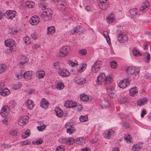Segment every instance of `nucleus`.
Instances as JSON below:
<instances>
[{"instance_id":"obj_1","label":"nucleus","mask_w":151,"mask_h":151,"mask_svg":"<svg viewBox=\"0 0 151 151\" xmlns=\"http://www.w3.org/2000/svg\"><path fill=\"white\" fill-rule=\"evenodd\" d=\"M70 49V47L69 46H65L63 47L60 50L58 56L59 57H64L67 56Z\"/></svg>"},{"instance_id":"obj_2","label":"nucleus","mask_w":151,"mask_h":151,"mask_svg":"<svg viewBox=\"0 0 151 151\" xmlns=\"http://www.w3.org/2000/svg\"><path fill=\"white\" fill-rule=\"evenodd\" d=\"M5 44L7 47H10L11 51H13L15 50L16 46L15 45V42L12 39H9L6 40L4 41Z\"/></svg>"},{"instance_id":"obj_3","label":"nucleus","mask_w":151,"mask_h":151,"mask_svg":"<svg viewBox=\"0 0 151 151\" xmlns=\"http://www.w3.org/2000/svg\"><path fill=\"white\" fill-rule=\"evenodd\" d=\"M126 71L128 74L136 76L139 73L140 69L138 68L130 66L127 67Z\"/></svg>"},{"instance_id":"obj_4","label":"nucleus","mask_w":151,"mask_h":151,"mask_svg":"<svg viewBox=\"0 0 151 151\" xmlns=\"http://www.w3.org/2000/svg\"><path fill=\"white\" fill-rule=\"evenodd\" d=\"M52 10H46L42 12L41 17L45 21H48L52 17Z\"/></svg>"},{"instance_id":"obj_5","label":"nucleus","mask_w":151,"mask_h":151,"mask_svg":"<svg viewBox=\"0 0 151 151\" xmlns=\"http://www.w3.org/2000/svg\"><path fill=\"white\" fill-rule=\"evenodd\" d=\"M102 65V63L101 61L97 60L95 62L91 67L92 71L95 73L97 72L100 68L101 66Z\"/></svg>"},{"instance_id":"obj_6","label":"nucleus","mask_w":151,"mask_h":151,"mask_svg":"<svg viewBox=\"0 0 151 151\" xmlns=\"http://www.w3.org/2000/svg\"><path fill=\"white\" fill-rule=\"evenodd\" d=\"M117 37L118 40L121 43L125 42L128 40V36L123 34L122 32L117 35Z\"/></svg>"},{"instance_id":"obj_7","label":"nucleus","mask_w":151,"mask_h":151,"mask_svg":"<svg viewBox=\"0 0 151 151\" xmlns=\"http://www.w3.org/2000/svg\"><path fill=\"white\" fill-rule=\"evenodd\" d=\"M10 111L9 107L8 106L5 105L2 107L0 114L1 116L5 117L8 115Z\"/></svg>"},{"instance_id":"obj_8","label":"nucleus","mask_w":151,"mask_h":151,"mask_svg":"<svg viewBox=\"0 0 151 151\" xmlns=\"http://www.w3.org/2000/svg\"><path fill=\"white\" fill-rule=\"evenodd\" d=\"M107 93L110 98H113L116 96V92L114 88L111 86L108 87L107 88Z\"/></svg>"},{"instance_id":"obj_9","label":"nucleus","mask_w":151,"mask_h":151,"mask_svg":"<svg viewBox=\"0 0 151 151\" xmlns=\"http://www.w3.org/2000/svg\"><path fill=\"white\" fill-rule=\"evenodd\" d=\"M16 14V12L15 10H7L4 13V15L7 18L12 19L15 17Z\"/></svg>"},{"instance_id":"obj_10","label":"nucleus","mask_w":151,"mask_h":151,"mask_svg":"<svg viewBox=\"0 0 151 151\" xmlns=\"http://www.w3.org/2000/svg\"><path fill=\"white\" fill-rule=\"evenodd\" d=\"M55 1L57 3L56 6L57 9H65L66 3L64 1L62 0H55Z\"/></svg>"},{"instance_id":"obj_11","label":"nucleus","mask_w":151,"mask_h":151,"mask_svg":"<svg viewBox=\"0 0 151 151\" xmlns=\"http://www.w3.org/2000/svg\"><path fill=\"white\" fill-rule=\"evenodd\" d=\"M40 22V18L37 16H32L29 20L30 23L32 25H36Z\"/></svg>"},{"instance_id":"obj_12","label":"nucleus","mask_w":151,"mask_h":151,"mask_svg":"<svg viewBox=\"0 0 151 151\" xmlns=\"http://www.w3.org/2000/svg\"><path fill=\"white\" fill-rule=\"evenodd\" d=\"M99 8L102 9H108L109 5L106 2L107 0H99Z\"/></svg>"},{"instance_id":"obj_13","label":"nucleus","mask_w":151,"mask_h":151,"mask_svg":"<svg viewBox=\"0 0 151 151\" xmlns=\"http://www.w3.org/2000/svg\"><path fill=\"white\" fill-rule=\"evenodd\" d=\"M65 127L67 129V132L70 134L73 133L75 131V129L73 125H70L69 123H66L65 125Z\"/></svg>"},{"instance_id":"obj_14","label":"nucleus","mask_w":151,"mask_h":151,"mask_svg":"<svg viewBox=\"0 0 151 151\" xmlns=\"http://www.w3.org/2000/svg\"><path fill=\"white\" fill-rule=\"evenodd\" d=\"M129 83V79H127L121 81L119 83L118 85L120 88H124L128 85Z\"/></svg>"},{"instance_id":"obj_15","label":"nucleus","mask_w":151,"mask_h":151,"mask_svg":"<svg viewBox=\"0 0 151 151\" xmlns=\"http://www.w3.org/2000/svg\"><path fill=\"white\" fill-rule=\"evenodd\" d=\"M59 74L63 77L69 76L70 74V72L65 68L60 69L58 71Z\"/></svg>"},{"instance_id":"obj_16","label":"nucleus","mask_w":151,"mask_h":151,"mask_svg":"<svg viewBox=\"0 0 151 151\" xmlns=\"http://www.w3.org/2000/svg\"><path fill=\"white\" fill-rule=\"evenodd\" d=\"M28 117L27 116H24L21 117L19 119L18 121V124L20 126H22L25 124L28 121Z\"/></svg>"},{"instance_id":"obj_17","label":"nucleus","mask_w":151,"mask_h":151,"mask_svg":"<svg viewBox=\"0 0 151 151\" xmlns=\"http://www.w3.org/2000/svg\"><path fill=\"white\" fill-rule=\"evenodd\" d=\"M40 106L42 108L47 109L50 103L45 98H43L40 102Z\"/></svg>"},{"instance_id":"obj_18","label":"nucleus","mask_w":151,"mask_h":151,"mask_svg":"<svg viewBox=\"0 0 151 151\" xmlns=\"http://www.w3.org/2000/svg\"><path fill=\"white\" fill-rule=\"evenodd\" d=\"M150 3L147 0L144 1L142 4V5L140 7V9H150Z\"/></svg>"},{"instance_id":"obj_19","label":"nucleus","mask_w":151,"mask_h":151,"mask_svg":"<svg viewBox=\"0 0 151 151\" xmlns=\"http://www.w3.org/2000/svg\"><path fill=\"white\" fill-rule=\"evenodd\" d=\"M65 106L67 108H70L76 106L77 103L75 102H73L72 101L68 100L65 103Z\"/></svg>"},{"instance_id":"obj_20","label":"nucleus","mask_w":151,"mask_h":151,"mask_svg":"<svg viewBox=\"0 0 151 151\" xmlns=\"http://www.w3.org/2000/svg\"><path fill=\"white\" fill-rule=\"evenodd\" d=\"M25 105L27 108L29 110L33 109L34 104L33 101L31 100L28 99L25 102Z\"/></svg>"},{"instance_id":"obj_21","label":"nucleus","mask_w":151,"mask_h":151,"mask_svg":"<svg viewBox=\"0 0 151 151\" xmlns=\"http://www.w3.org/2000/svg\"><path fill=\"white\" fill-rule=\"evenodd\" d=\"M114 132L112 130L109 129L105 131L103 134V136L104 137L108 139H109L111 136L113 135Z\"/></svg>"},{"instance_id":"obj_22","label":"nucleus","mask_w":151,"mask_h":151,"mask_svg":"<svg viewBox=\"0 0 151 151\" xmlns=\"http://www.w3.org/2000/svg\"><path fill=\"white\" fill-rule=\"evenodd\" d=\"M63 142L68 145H70L73 144L75 142V140L72 137H69L63 139Z\"/></svg>"},{"instance_id":"obj_23","label":"nucleus","mask_w":151,"mask_h":151,"mask_svg":"<svg viewBox=\"0 0 151 151\" xmlns=\"http://www.w3.org/2000/svg\"><path fill=\"white\" fill-rule=\"evenodd\" d=\"M32 72L31 71H26L24 72V77L27 80H30L32 78Z\"/></svg>"},{"instance_id":"obj_24","label":"nucleus","mask_w":151,"mask_h":151,"mask_svg":"<svg viewBox=\"0 0 151 151\" xmlns=\"http://www.w3.org/2000/svg\"><path fill=\"white\" fill-rule=\"evenodd\" d=\"M106 76L104 74L101 73L97 77L96 82L98 85H99L101 82L104 81Z\"/></svg>"},{"instance_id":"obj_25","label":"nucleus","mask_w":151,"mask_h":151,"mask_svg":"<svg viewBox=\"0 0 151 151\" xmlns=\"http://www.w3.org/2000/svg\"><path fill=\"white\" fill-rule=\"evenodd\" d=\"M55 111L56 113V116L59 117H62L64 116L63 113V111L59 107H56Z\"/></svg>"},{"instance_id":"obj_26","label":"nucleus","mask_w":151,"mask_h":151,"mask_svg":"<svg viewBox=\"0 0 151 151\" xmlns=\"http://www.w3.org/2000/svg\"><path fill=\"white\" fill-rule=\"evenodd\" d=\"M138 91L137 88L136 87L132 88L129 91V94L132 96H136L138 93Z\"/></svg>"},{"instance_id":"obj_27","label":"nucleus","mask_w":151,"mask_h":151,"mask_svg":"<svg viewBox=\"0 0 151 151\" xmlns=\"http://www.w3.org/2000/svg\"><path fill=\"white\" fill-rule=\"evenodd\" d=\"M139 12L138 10H129L130 16L132 18H135L137 16H138L139 15Z\"/></svg>"},{"instance_id":"obj_28","label":"nucleus","mask_w":151,"mask_h":151,"mask_svg":"<svg viewBox=\"0 0 151 151\" xmlns=\"http://www.w3.org/2000/svg\"><path fill=\"white\" fill-rule=\"evenodd\" d=\"M147 99L145 98H143L140 99L137 101V104L138 105L142 106L146 104L147 102Z\"/></svg>"},{"instance_id":"obj_29","label":"nucleus","mask_w":151,"mask_h":151,"mask_svg":"<svg viewBox=\"0 0 151 151\" xmlns=\"http://www.w3.org/2000/svg\"><path fill=\"white\" fill-rule=\"evenodd\" d=\"M107 22L109 23L113 22L114 21V15L112 14H110L106 17Z\"/></svg>"},{"instance_id":"obj_30","label":"nucleus","mask_w":151,"mask_h":151,"mask_svg":"<svg viewBox=\"0 0 151 151\" xmlns=\"http://www.w3.org/2000/svg\"><path fill=\"white\" fill-rule=\"evenodd\" d=\"M55 32V27L51 26L47 27V33L48 34L52 35Z\"/></svg>"},{"instance_id":"obj_31","label":"nucleus","mask_w":151,"mask_h":151,"mask_svg":"<svg viewBox=\"0 0 151 151\" xmlns=\"http://www.w3.org/2000/svg\"><path fill=\"white\" fill-rule=\"evenodd\" d=\"M10 93V91L7 88H5L0 92V94L1 95L3 96H5L8 95Z\"/></svg>"},{"instance_id":"obj_32","label":"nucleus","mask_w":151,"mask_h":151,"mask_svg":"<svg viewBox=\"0 0 151 151\" xmlns=\"http://www.w3.org/2000/svg\"><path fill=\"white\" fill-rule=\"evenodd\" d=\"M76 143L78 145H82L85 143V141L82 137H79L76 139Z\"/></svg>"},{"instance_id":"obj_33","label":"nucleus","mask_w":151,"mask_h":151,"mask_svg":"<svg viewBox=\"0 0 151 151\" xmlns=\"http://www.w3.org/2000/svg\"><path fill=\"white\" fill-rule=\"evenodd\" d=\"M35 3L32 1L27 2L25 4V7L28 8H33L34 7L35 5Z\"/></svg>"},{"instance_id":"obj_34","label":"nucleus","mask_w":151,"mask_h":151,"mask_svg":"<svg viewBox=\"0 0 151 151\" xmlns=\"http://www.w3.org/2000/svg\"><path fill=\"white\" fill-rule=\"evenodd\" d=\"M37 73L39 79H41L43 78L45 75V72L43 70L38 71Z\"/></svg>"},{"instance_id":"obj_35","label":"nucleus","mask_w":151,"mask_h":151,"mask_svg":"<svg viewBox=\"0 0 151 151\" xmlns=\"http://www.w3.org/2000/svg\"><path fill=\"white\" fill-rule=\"evenodd\" d=\"M76 82L78 84L80 85H82L85 83L86 80L85 79L83 78H80L76 80Z\"/></svg>"},{"instance_id":"obj_36","label":"nucleus","mask_w":151,"mask_h":151,"mask_svg":"<svg viewBox=\"0 0 151 151\" xmlns=\"http://www.w3.org/2000/svg\"><path fill=\"white\" fill-rule=\"evenodd\" d=\"M81 99L83 101H88L89 97L87 95H85L84 94H81L80 96Z\"/></svg>"},{"instance_id":"obj_37","label":"nucleus","mask_w":151,"mask_h":151,"mask_svg":"<svg viewBox=\"0 0 151 151\" xmlns=\"http://www.w3.org/2000/svg\"><path fill=\"white\" fill-rule=\"evenodd\" d=\"M80 29L81 28L79 26H78L77 27L73 28L72 30H71V33L72 34H74L75 33H77L78 32H80Z\"/></svg>"},{"instance_id":"obj_38","label":"nucleus","mask_w":151,"mask_h":151,"mask_svg":"<svg viewBox=\"0 0 151 151\" xmlns=\"http://www.w3.org/2000/svg\"><path fill=\"white\" fill-rule=\"evenodd\" d=\"M128 101V99L125 96L121 97L119 100V102L121 104H125Z\"/></svg>"},{"instance_id":"obj_39","label":"nucleus","mask_w":151,"mask_h":151,"mask_svg":"<svg viewBox=\"0 0 151 151\" xmlns=\"http://www.w3.org/2000/svg\"><path fill=\"white\" fill-rule=\"evenodd\" d=\"M79 120L81 122H84L88 121V116L85 115L84 116H81L79 117Z\"/></svg>"},{"instance_id":"obj_40","label":"nucleus","mask_w":151,"mask_h":151,"mask_svg":"<svg viewBox=\"0 0 151 151\" xmlns=\"http://www.w3.org/2000/svg\"><path fill=\"white\" fill-rule=\"evenodd\" d=\"M23 40L25 43L27 45H29L31 43L30 39L28 36L24 37Z\"/></svg>"},{"instance_id":"obj_41","label":"nucleus","mask_w":151,"mask_h":151,"mask_svg":"<svg viewBox=\"0 0 151 151\" xmlns=\"http://www.w3.org/2000/svg\"><path fill=\"white\" fill-rule=\"evenodd\" d=\"M56 87L58 89H62L64 87V84L62 82H59L57 84Z\"/></svg>"},{"instance_id":"obj_42","label":"nucleus","mask_w":151,"mask_h":151,"mask_svg":"<svg viewBox=\"0 0 151 151\" xmlns=\"http://www.w3.org/2000/svg\"><path fill=\"white\" fill-rule=\"evenodd\" d=\"M86 64L85 63L83 64L82 67L78 70V71L80 73L82 72L86 69Z\"/></svg>"},{"instance_id":"obj_43","label":"nucleus","mask_w":151,"mask_h":151,"mask_svg":"<svg viewBox=\"0 0 151 151\" xmlns=\"http://www.w3.org/2000/svg\"><path fill=\"white\" fill-rule=\"evenodd\" d=\"M110 65L113 69H116L117 66V63L115 61H113L110 63Z\"/></svg>"},{"instance_id":"obj_44","label":"nucleus","mask_w":151,"mask_h":151,"mask_svg":"<svg viewBox=\"0 0 151 151\" xmlns=\"http://www.w3.org/2000/svg\"><path fill=\"white\" fill-rule=\"evenodd\" d=\"M29 130L27 129V130L24 133V135H22V138L23 139H24L27 138L30 135Z\"/></svg>"},{"instance_id":"obj_45","label":"nucleus","mask_w":151,"mask_h":151,"mask_svg":"<svg viewBox=\"0 0 151 151\" xmlns=\"http://www.w3.org/2000/svg\"><path fill=\"white\" fill-rule=\"evenodd\" d=\"M6 68V65L2 64L0 65V73H2L4 71Z\"/></svg>"},{"instance_id":"obj_46","label":"nucleus","mask_w":151,"mask_h":151,"mask_svg":"<svg viewBox=\"0 0 151 151\" xmlns=\"http://www.w3.org/2000/svg\"><path fill=\"white\" fill-rule=\"evenodd\" d=\"M32 38L34 40L37 39L38 36L36 32L34 31L31 34Z\"/></svg>"},{"instance_id":"obj_47","label":"nucleus","mask_w":151,"mask_h":151,"mask_svg":"<svg viewBox=\"0 0 151 151\" xmlns=\"http://www.w3.org/2000/svg\"><path fill=\"white\" fill-rule=\"evenodd\" d=\"M132 52L134 55H141V53L138 52L137 50L135 48H134L132 50Z\"/></svg>"},{"instance_id":"obj_48","label":"nucleus","mask_w":151,"mask_h":151,"mask_svg":"<svg viewBox=\"0 0 151 151\" xmlns=\"http://www.w3.org/2000/svg\"><path fill=\"white\" fill-rule=\"evenodd\" d=\"M46 126H38L37 127L38 130L39 131L43 132L46 128Z\"/></svg>"},{"instance_id":"obj_49","label":"nucleus","mask_w":151,"mask_h":151,"mask_svg":"<svg viewBox=\"0 0 151 151\" xmlns=\"http://www.w3.org/2000/svg\"><path fill=\"white\" fill-rule=\"evenodd\" d=\"M79 53L81 55H85L87 54L86 49H82L79 51Z\"/></svg>"},{"instance_id":"obj_50","label":"nucleus","mask_w":151,"mask_h":151,"mask_svg":"<svg viewBox=\"0 0 151 151\" xmlns=\"http://www.w3.org/2000/svg\"><path fill=\"white\" fill-rule=\"evenodd\" d=\"M39 6L40 7L44 8V9L48 8H47V5L45 3H40L39 4Z\"/></svg>"},{"instance_id":"obj_51","label":"nucleus","mask_w":151,"mask_h":151,"mask_svg":"<svg viewBox=\"0 0 151 151\" xmlns=\"http://www.w3.org/2000/svg\"><path fill=\"white\" fill-rule=\"evenodd\" d=\"M56 151H64V148L63 146H58L55 150Z\"/></svg>"},{"instance_id":"obj_52","label":"nucleus","mask_w":151,"mask_h":151,"mask_svg":"<svg viewBox=\"0 0 151 151\" xmlns=\"http://www.w3.org/2000/svg\"><path fill=\"white\" fill-rule=\"evenodd\" d=\"M9 31L10 33L14 35L16 34L18 32V31L17 29H15L14 28H12V29H10Z\"/></svg>"},{"instance_id":"obj_53","label":"nucleus","mask_w":151,"mask_h":151,"mask_svg":"<svg viewBox=\"0 0 151 151\" xmlns=\"http://www.w3.org/2000/svg\"><path fill=\"white\" fill-rule=\"evenodd\" d=\"M21 59H24V61H22L20 62L19 64L21 65H23L27 61V58L26 57L23 56L21 57Z\"/></svg>"},{"instance_id":"obj_54","label":"nucleus","mask_w":151,"mask_h":151,"mask_svg":"<svg viewBox=\"0 0 151 151\" xmlns=\"http://www.w3.org/2000/svg\"><path fill=\"white\" fill-rule=\"evenodd\" d=\"M147 55L146 56L145 58H146L147 60H146V62L147 63H149L150 61V55L149 53L147 52L146 53Z\"/></svg>"},{"instance_id":"obj_55","label":"nucleus","mask_w":151,"mask_h":151,"mask_svg":"<svg viewBox=\"0 0 151 151\" xmlns=\"http://www.w3.org/2000/svg\"><path fill=\"white\" fill-rule=\"evenodd\" d=\"M43 142L42 140L41 139H40L38 140H37L36 141L34 142V144H35L37 145H40L42 144Z\"/></svg>"},{"instance_id":"obj_56","label":"nucleus","mask_w":151,"mask_h":151,"mask_svg":"<svg viewBox=\"0 0 151 151\" xmlns=\"http://www.w3.org/2000/svg\"><path fill=\"white\" fill-rule=\"evenodd\" d=\"M111 79L112 78H111L110 76H107L106 77H105L104 81H105L106 83H109L111 82Z\"/></svg>"},{"instance_id":"obj_57","label":"nucleus","mask_w":151,"mask_h":151,"mask_svg":"<svg viewBox=\"0 0 151 151\" xmlns=\"http://www.w3.org/2000/svg\"><path fill=\"white\" fill-rule=\"evenodd\" d=\"M133 148H135V150H138L140 149V147L139 144H134L133 146Z\"/></svg>"},{"instance_id":"obj_58","label":"nucleus","mask_w":151,"mask_h":151,"mask_svg":"<svg viewBox=\"0 0 151 151\" xmlns=\"http://www.w3.org/2000/svg\"><path fill=\"white\" fill-rule=\"evenodd\" d=\"M24 73L21 71L17 74V77L18 78H22V76L24 77Z\"/></svg>"},{"instance_id":"obj_59","label":"nucleus","mask_w":151,"mask_h":151,"mask_svg":"<svg viewBox=\"0 0 151 151\" xmlns=\"http://www.w3.org/2000/svg\"><path fill=\"white\" fill-rule=\"evenodd\" d=\"M21 87L19 84H14L13 86V88L14 90H17Z\"/></svg>"},{"instance_id":"obj_60","label":"nucleus","mask_w":151,"mask_h":151,"mask_svg":"<svg viewBox=\"0 0 151 151\" xmlns=\"http://www.w3.org/2000/svg\"><path fill=\"white\" fill-rule=\"evenodd\" d=\"M53 67L54 68L58 69L60 68V66L58 63H55L53 64Z\"/></svg>"},{"instance_id":"obj_61","label":"nucleus","mask_w":151,"mask_h":151,"mask_svg":"<svg viewBox=\"0 0 151 151\" xmlns=\"http://www.w3.org/2000/svg\"><path fill=\"white\" fill-rule=\"evenodd\" d=\"M5 88L4 83H0V92Z\"/></svg>"},{"instance_id":"obj_62","label":"nucleus","mask_w":151,"mask_h":151,"mask_svg":"<svg viewBox=\"0 0 151 151\" xmlns=\"http://www.w3.org/2000/svg\"><path fill=\"white\" fill-rule=\"evenodd\" d=\"M103 34L105 38L107 39V37H108V38L109 39V37L108 35V32L107 31H104L103 32Z\"/></svg>"},{"instance_id":"obj_63","label":"nucleus","mask_w":151,"mask_h":151,"mask_svg":"<svg viewBox=\"0 0 151 151\" xmlns=\"http://www.w3.org/2000/svg\"><path fill=\"white\" fill-rule=\"evenodd\" d=\"M146 110L145 109H143L142 112L141 114V117H143L144 115H145L146 114Z\"/></svg>"},{"instance_id":"obj_64","label":"nucleus","mask_w":151,"mask_h":151,"mask_svg":"<svg viewBox=\"0 0 151 151\" xmlns=\"http://www.w3.org/2000/svg\"><path fill=\"white\" fill-rule=\"evenodd\" d=\"M123 126L126 128H128L130 126L128 123L127 122L124 123L123 124Z\"/></svg>"}]
</instances>
